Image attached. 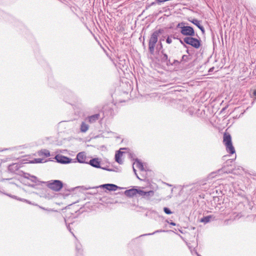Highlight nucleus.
<instances>
[{"mask_svg":"<svg viewBox=\"0 0 256 256\" xmlns=\"http://www.w3.org/2000/svg\"><path fill=\"white\" fill-rule=\"evenodd\" d=\"M181 62L178 61V60H174L173 62L170 61V64H168V66H178L180 64Z\"/></svg>","mask_w":256,"mask_h":256,"instance_id":"obj_24","label":"nucleus"},{"mask_svg":"<svg viewBox=\"0 0 256 256\" xmlns=\"http://www.w3.org/2000/svg\"><path fill=\"white\" fill-rule=\"evenodd\" d=\"M180 33L182 35L186 36H195V32L193 28L188 26H183L181 28Z\"/></svg>","mask_w":256,"mask_h":256,"instance_id":"obj_4","label":"nucleus"},{"mask_svg":"<svg viewBox=\"0 0 256 256\" xmlns=\"http://www.w3.org/2000/svg\"><path fill=\"white\" fill-rule=\"evenodd\" d=\"M138 190V189L136 188H131L130 190H128L124 192V194L128 197L132 198L137 194Z\"/></svg>","mask_w":256,"mask_h":256,"instance_id":"obj_13","label":"nucleus"},{"mask_svg":"<svg viewBox=\"0 0 256 256\" xmlns=\"http://www.w3.org/2000/svg\"><path fill=\"white\" fill-rule=\"evenodd\" d=\"M254 94L256 96V90L254 92Z\"/></svg>","mask_w":256,"mask_h":256,"instance_id":"obj_41","label":"nucleus"},{"mask_svg":"<svg viewBox=\"0 0 256 256\" xmlns=\"http://www.w3.org/2000/svg\"><path fill=\"white\" fill-rule=\"evenodd\" d=\"M160 56L162 62L166 63L168 66V64H170V59L168 58V56L165 53L164 50H160Z\"/></svg>","mask_w":256,"mask_h":256,"instance_id":"obj_7","label":"nucleus"},{"mask_svg":"<svg viewBox=\"0 0 256 256\" xmlns=\"http://www.w3.org/2000/svg\"><path fill=\"white\" fill-rule=\"evenodd\" d=\"M47 186L55 191H60L63 187V183L60 180H52L47 182Z\"/></svg>","mask_w":256,"mask_h":256,"instance_id":"obj_3","label":"nucleus"},{"mask_svg":"<svg viewBox=\"0 0 256 256\" xmlns=\"http://www.w3.org/2000/svg\"><path fill=\"white\" fill-rule=\"evenodd\" d=\"M64 218V222H65V224H66V228H67L68 230L76 238V236L74 235V234H73V232H72V231H71L72 229H71V228L70 226V224H68L66 220Z\"/></svg>","mask_w":256,"mask_h":256,"instance_id":"obj_25","label":"nucleus"},{"mask_svg":"<svg viewBox=\"0 0 256 256\" xmlns=\"http://www.w3.org/2000/svg\"><path fill=\"white\" fill-rule=\"evenodd\" d=\"M226 173H230L231 172H226Z\"/></svg>","mask_w":256,"mask_h":256,"instance_id":"obj_45","label":"nucleus"},{"mask_svg":"<svg viewBox=\"0 0 256 256\" xmlns=\"http://www.w3.org/2000/svg\"><path fill=\"white\" fill-rule=\"evenodd\" d=\"M170 225H172V226H176V224L175 222H170Z\"/></svg>","mask_w":256,"mask_h":256,"instance_id":"obj_37","label":"nucleus"},{"mask_svg":"<svg viewBox=\"0 0 256 256\" xmlns=\"http://www.w3.org/2000/svg\"><path fill=\"white\" fill-rule=\"evenodd\" d=\"M222 168V169H220V170H218V172H220V171H223V168Z\"/></svg>","mask_w":256,"mask_h":256,"instance_id":"obj_39","label":"nucleus"},{"mask_svg":"<svg viewBox=\"0 0 256 256\" xmlns=\"http://www.w3.org/2000/svg\"><path fill=\"white\" fill-rule=\"evenodd\" d=\"M135 162H136V166L138 169H140L141 171H143L144 170L142 163L138 158H136Z\"/></svg>","mask_w":256,"mask_h":256,"instance_id":"obj_20","label":"nucleus"},{"mask_svg":"<svg viewBox=\"0 0 256 256\" xmlns=\"http://www.w3.org/2000/svg\"><path fill=\"white\" fill-rule=\"evenodd\" d=\"M190 60V56L188 55L184 54L182 56L180 62H188Z\"/></svg>","mask_w":256,"mask_h":256,"instance_id":"obj_23","label":"nucleus"},{"mask_svg":"<svg viewBox=\"0 0 256 256\" xmlns=\"http://www.w3.org/2000/svg\"><path fill=\"white\" fill-rule=\"evenodd\" d=\"M156 48L158 50V51L160 52V50H162V42H160L158 46H157V47H156Z\"/></svg>","mask_w":256,"mask_h":256,"instance_id":"obj_28","label":"nucleus"},{"mask_svg":"<svg viewBox=\"0 0 256 256\" xmlns=\"http://www.w3.org/2000/svg\"><path fill=\"white\" fill-rule=\"evenodd\" d=\"M22 176L25 178L30 180L31 182L37 184L38 182H39L36 176L30 175L28 173L23 172Z\"/></svg>","mask_w":256,"mask_h":256,"instance_id":"obj_11","label":"nucleus"},{"mask_svg":"<svg viewBox=\"0 0 256 256\" xmlns=\"http://www.w3.org/2000/svg\"><path fill=\"white\" fill-rule=\"evenodd\" d=\"M19 169V166L17 164H12L8 166V170L11 172H15Z\"/></svg>","mask_w":256,"mask_h":256,"instance_id":"obj_19","label":"nucleus"},{"mask_svg":"<svg viewBox=\"0 0 256 256\" xmlns=\"http://www.w3.org/2000/svg\"><path fill=\"white\" fill-rule=\"evenodd\" d=\"M223 142L224 145L232 143V137L230 134L228 133H224L223 136Z\"/></svg>","mask_w":256,"mask_h":256,"instance_id":"obj_14","label":"nucleus"},{"mask_svg":"<svg viewBox=\"0 0 256 256\" xmlns=\"http://www.w3.org/2000/svg\"><path fill=\"white\" fill-rule=\"evenodd\" d=\"M184 24L185 23L184 22H180L178 24L176 27L181 29V28H182L183 26H184Z\"/></svg>","mask_w":256,"mask_h":256,"instance_id":"obj_32","label":"nucleus"},{"mask_svg":"<svg viewBox=\"0 0 256 256\" xmlns=\"http://www.w3.org/2000/svg\"><path fill=\"white\" fill-rule=\"evenodd\" d=\"M214 218H215V217L213 216H212V215L207 216H204L203 218H202L200 219V222H204V224H206V223L210 222L212 220H214Z\"/></svg>","mask_w":256,"mask_h":256,"instance_id":"obj_16","label":"nucleus"},{"mask_svg":"<svg viewBox=\"0 0 256 256\" xmlns=\"http://www.w3.org/2000/svg\"><path fill=\"white\" fill-rule=\"evenodd\" d=\"M122 154H123V152H122L120 150H118L116 152V154H115V160L119 164H122V161L120 158V157L122 156Z\"/></svg>","mask_w":256,"mask_h":256,"instance_id":"obj_18","label":"nucleus"},{"mask_svg":"<svg viewBox=\"0 0 256 256\" xmlns=\"http://www.w3.org/2000/svg\"><path fill=\"white\" fill-rule=\"evenodd\" d=\"M170 36H168L166 39V42L168 44H170L172 42V40L170 38Z\"/></svg>","mask_w":256,"mask_h":256,"instance_id":"obj_30","label":"nucleus"},{"mask_svg":"<svg viewBox=\"0 0 256 256\" xmlns=\"http://www.w3.org/2000/svg\"><path fill=\"white\" fill-rule=\"evenodd\" d=\"M76 249L78 252H82V245L78 242L76 244Z\"/></svg>","mask_w":256,"mask_h":256,"instance_id":"obj_26","label":"nucleus"},{"mask_svg":"<svg viewBox=\"0 0 256 256\" xmlns=\"http://www.w3.org/2000/svg\"><path fill=\"white\" fill-rule=\"evenodd\" d=\"M100 187L106 188L110 191H116L118 188H120L116 185L111 184H106L100 185Z\"/></svg>","mask_w":256,"mask_h":256,"instance_id":"obj_9","label":"nucleus"},{"mask_svg":"<svg viewBox=\"0 0 256 256\" xmlns=\"http://www.w3.org/2000/svg\"><path fill=\"white\" fill-rule=\"evenodd\" d=\"M88 125L86 124L84 122H82L80 126V130L82 132H86L88 129Z\"/></svg>","mask_w":256,"mask_h":256,"instance_id":"obj_22","label":"nucleus"},{"mask_svg":"<svg viewBox=\"0 0 256 256\" xmlns=\"http://www.w3.org/2000/svg\"><path fill=\"white\" fill-rule=\"evenodd\" d=\"M156 3H157V2H156V0L155 2H152L150 6L154 5Z\"/></svg>","mask_w":256,"mask_h":256,"instance_id":"obj_38","label":"nucleus"},{"mask_svg":"<svg viewBox=\"0 0 256 256\" xmlns=\"http://www.w3.org/2000/svg\"><path fill=\"white\" fill-rule=\"evenodd\" d=\"M133 170H134V172L135 174L136 175V177L139 178L136 174V171L134 166H133Z\"/></svg>","mask_w":256,"mask_h":256,"instance_id":"obj_35","label":"nucleus"},{"mask_svg":"<svg viewBox=\"0 0 256 256\" xmlns=\"http://www.w3.org/2000/svg\"><path fill=\"white\" fill-rule=\"evenodd\" d=\"M194 36H186L183 40L180 39V42L184 46L186 47L184 44L190 45L195 48H198L201 46V40L199 38H194Z\"/></svg>","mask_w":256,"mask_h":256,"instance_id":"obj_2","label":"nucleus"},{"mask_svg":"<svg viewBox=\"0 0 256 256\" xmlns=\"http://www.w3.org/2000/svg\"><path fill=\"white\" fill-rule=\"evenodd\" d=\"M55 159L56 162L58 163L62 164H70L72 162V159L69 158L67 156L58 154L55 156Z\"/></svg>","mask_w":256,"mask_h":256,"instance_id":"obj_6","label":"nucleus"},{"mask_svg":"<svg viewBox=\"0 0 256 256\" xmlns=\"http://www.w3.org/2000/svg\"><path fill=\"white\" fill-rule=\"evenodd\" d=\"M188 20V21L196 25L202 31V32L203 34L204 33L205 30L204 26L200 24V21L198 20L196 18H193L192 20L189 18Z\"/></svg>","mask_w":256,"mask_h":256,"instance_id":"obj_12","label":"nucleus"},{"mask_svg":"<svg viewBox=\"0 0 256 256\" xmlns=\"http://www.w3.org/2000/svg\"><path fill=\"white\" fill-rule=\"evenodd\" d=\"M225 146L226 147V150L228 153L231 154H232L235 153V149L232 143L225 145Z\"/></svg>","mask_w":256,"mask_h":256,"instance_id":"obj_17","label":"nucleus"},{"mask_svg":"<svg viewBox=\"0 0 256 256\" xmlns=\"http://www.w3.org/2000/svg\"><path fill=\"white\" fill-rule=\"evenodd\" d=\"M100 162L98 158H94L91 159L89 161V162H88V164L96 168H100L110 172H112L114 170L112 169L111 168H106L101 167Z\"/></svg>","mask_w":256,"mask_h":256,"instance_id":"obj_5","label":"nucleus"},{"mask_svg":"<svg viewBox=\"0 0 256 256\" xmlns=\"http://www.w3.org/2000/svg\"><path fill=\"white\" fill-rule=\"evenodd\" d=\"M186 52H187L188 54H190V52H189V50H186Z\"/></svg>","mask_w":256,"mask_h":256,"instance_id":"obj_43","label":"nucleus"},{"mask_svg":"<svg viewBox=\"0 0 256 256\" xmlns=\"http://www.w3.org/2000/svg\"><path fill=\"white\" fill-rule=\"evenodd\" d=\"M163 32L164 30L160 28L151 34L148 40V50L151 54H154L156 45L158 41V36Z\"/></svg>","mask_w":256,"mask_h":256,"instance_id":"obj_1","label":"nucleus"},{"mask_svg":"<svg viewBox=\"0 0 256 256\" xmlns=\"http://www.w3.org/2000/svg\"><path fill=\"white\" fill-rule=\"evenodd\" d=\"M170 37H171V38H172L174 39H178V40H180V38H178V36L176 35V34H172H172H171V35H170Z\"/></svg>","mask_w":256,"mask_h":256,"instance_id":"obj_34","label":"nucleus"},{"mask_svg":"<svg viewBox=\"0 0 256 256\" xmlns=\"http://www.w3.org/2000/svg\"><path fill=\"white\" fill-rule=\"evenodd\" d=\"M165 230H156V232H154L152 234H144V236H146V235H150V234H153L155 233H156V232H164Z\"/></svg>","mask_w":256,"mask_h":256,"instance_id":"obj_33","label":"nucleus"},{"mask_svg":"<svg viewBox=\"0 0 256 256\" xmlns=\"http://www.w3.org/2000/svg\"><path fill=\"white\" fill-rule=\"evenodd\" d=\"M42 160L41 158H35L32 163H40L42 162Z\"/></svg>","mask_w":256,"mask_h":256,"instance_id":"obj_29","label":"nucleus"},{"mask_svg":"<svg viewBox=\"0 0 256 256\" xmlns=\"http://www.w3.org/2000/svg\"><path fill=\"white\" fill-rule=\"evenodd\" d=\"M234 161V159H230L226 161V163H228V162H232Z\"/></svg>","mask_w":256,"mask_h":256,"instance_id":"obj_36","label":"nucleus"},{"mask_svg":"<svg viewBox=\"0 0 256 256\" xmlns=\"http://www.w3.org/2000/svg\"><path fill=\"white\" fill-rule=\"evenodd\" d=\"M100 118V114H96L90 116H88L86 118V120H88V122L90 123H93L96 122Z\"/></svg>","mask_w":256,"mask_h":256,"instance_id":"obj_15","label":"nucleus"},{"mask_svg":"<svg viewBox=\"0 0 256 256\" xmlns=\"http://www.w3.org/2000/svg\"><path fill=\"white\" fill-rule=\"evenodd\" d=\"M227 157V156H224L222 158L224 160H225V158Z\"/></svg>","mask_w":256,"mask_h":256,"instance_id":"obj_42","label":"nucleus"},{"mask_svg":"<svg viewBox=\"0 0 256 256\" xmlns=\"http://www.w3.org/2000/svg\"><path fill=\"white\" fill-rule=\"evenodd\" d=\"M213 69H214V68H210L208 72H212Z\"/></svg>","mask_w":256,"mask_h":256,"instance_id":"obj_40","label":"nucleus"},{"mask_svg":"<svg viewBox=\"0 0 256 256\" xmlns=\"http://www.w3.org/2000/svg\"><path fill=\"white\" fill-rule=\"evenodd\" d=\"M164 211L167 214H170L172 213V212L170 210L169 208H166V207H164Z\"/></svg>","mask_w":256,"mask_h":256,"instance_id":"obj_27","label":"nucleus"},{"mask_svg":"<svg viewBox=\"0 0 256 256\" xmlns=\"http://www.w3.org/2000/svg\"><path fill=\"white\" fill-rule=\"evenodd\" d=\"M86 156L84 152H80L76 156V160L78 162L80 163L84 164H88V162H86Z\"/></svg>","mask_w":256,"mask_h":256,"instance_id":"obj_10","label":"nucleus"},{"mask_svg":"<svg viewBox=\"0 0 256 256\" xmlns=\"http://www.w3.org/2000/svg\"><path fill=\"white\" fill-rule=\"evenodd\" d=\"M6 194L8 196H10V198H14V199H18V198H17V196H12V195L10 194ZM18 200H22V198H18Z\"/></svg>","mask_w":256,"mask_h":256,"instance_id":"obj_31","label":"nucleus"},{"mask_svg":"<svg viewBox=\"0 0 256 256\" xmlns=\"http://www.w3.org/2000/svg\"><path fill=\"white\" fill-rule=\"evenodd\" d=\"M137 194H138L139 196H143L144 198H148L149 197L152 196L154 195V192L153 190L146 192L140 189H138Z\"/></svg>","mask_w":256,"mask_h":256,"instance_id":"obj_8","label":"nucleus"},{"mask_svg":"<svg viewBox=\"0 0 256 256\" xmlns=\"http://www.w3.org/2000/svg\"><path fill=\"white\" fill-rule=\"evenodd\" d=\"M142 45H143L144 46V45H145V44H144V42H142Z\"/></svg>","mask_w":256,"mask_h":256,"instance_id":"obj_44","label":"nucleus"},{"mask_svg":"<svg viewBox=\"0 0 256 256\" xmlns=\"http://www.w3.org/2000/svg\"><path fill=\"white\" fill-rule=\"evenodd\" d=\"M39 155L41 156H44L45 157H48V156H50V153L49 150H48L46 149H44V150H42L40 152Z\"/></svg>","mask_w":256,"mask_h":256,"instance_id":"obj_21","label":"nucleus"}]
</instances>
